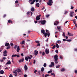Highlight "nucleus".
Here are the masks:
<instances>
[{
  "instance_id": "1",
  "label": "nucleus",
  "mask_w": 77,
  "mask_h": 77,
  "mask_svg": "<svg viewBox=\"0 0 77 77\" xmlns=\"http://www.w3.org/2000/svg\"><path fill=\"white\" fill-rule=\"evenodd\" d=\"M52 3H53V1L52 0H49L48 1V2H47L48 5H49V6H51Z\"/></svg>"
},
{
  "instance_id": "2",
  "label": "nucleus",
  "mask_w": 77,
  "mask_h": 77,
  "mask_svg": "<svg viewBox=\"0 0 77 77\" xmlns=\"http://www.w3.org/2000/svg\"><path fill=\"white\" fill-rule=\"evenodd\" d=\"M54 57L55 60H58V58H57L58 56L57 55H55V56H54Z\"/></svg>"
},
{
  "instance_id": "3",
  "label": "nucleus",
  "mask_w": 77,
  "mask_h": 77,
  "mask_svg": "<svg viewBox=\"0 0 77 77\" xmlns=\"http://www.w3.org/2000/svg\"><path fill=\"white\" fill-rule=\"evenodd\" d=\"M57 30H58L60 32V30H61V27L58 26L57 27Z\"/></svg>"
},
{
  "instance_id": "4",
  "label": "nucleus",
  "mask_w": 77,
  "mask_h": 77,
  "mask_svg": "<svg viewBox=\"0 0 77 77\" xmlns=\"http://www.w3.org/2000/svg\"><path fill=\"white\" fill-rule=\"evenodd\" d=\"M74 14L72 11H71L69 15L71 17H73V14Z\"/></svg>"
},
{
  "instance_id": "5",
  "label": "nucleus",
  "mask_w": 77,
  "mask_h": 77,
  "mask_svg": "<svg viewBox=\"0 0 77 77\" xmlns=\"http://www.w3.org/2000/svg\"><path fill=\"white\" fill-rule=\"evenodd\" d=\"M24 60V58H22V59H21L20 60H19V62H23Z\"/></svg>"
},
{
  "instance_id": "6",
  "label": "nucleus",
  "mask_w": 77,
  "mask_h": 77,
  "mask_svg": "<svg viewBox=\"0 0 77 77\" xmlns=\"http://www.w3.org/2000/svg\"><path fill=\"white\" fill-rule=\"evenodd\" d=\"M13 73L15 74H14L15 76H17V75H18L17 72L16 70H15L13 72Z\"/></svg>"
},
{
  "instance_id": "7",
  "label": "nucleus",
  "mask_w": 77,
  "mask_h": 77,
  "mask_svg": "<svg viewBox=\"0 0 77 77\" xmlns=\"http://www.w3.org/2000/svg\"><path fill=\"white\" fill-rule=\"evenodd\" d=\"M45 52L46 53V54H48L50 53V50H49V49H46Z\"/></svg>"
},
{
  "instance_id": "8",
  "label": "nucleus",
  "mask_w": 77,
  "mask_h": 77,
  "mask_svg": "<svg viewBox=\"0 0 77 77\" xmlns=\"http://www.w3.org/2000/svg\"><path fill=\"white\" fill-rule=\"evenodd\" d=\"M46 23V21L45 20H44L42 21V22L41 23V24H45Z\"/></svg>"
},
{
  "instance_id": "9",
  "label": "nucleus",
  "mask_w": 77,
  "mask_h": 77,
  "mask_svg": "<svg viewBox=\"0 0 77 77\" xmlns=\"http://www.w3.org/2000/svg\"><path fill=\"white\" fill-rule=\"evenodd\" d=\"M11 63V62L10 60L8 61L7 63H6V65H10Z\"/></svg>"
},
{
  "instance_id": "10",
  "label": "nucleus",
  "mask_w": 77,
  "mask_h": 77,
  "mask_svg": "<svg viewBox=\"0 0 77 77\" xmlns=\"http://www.w3.org/2000/svg\"><path fill=\"white\" fill-rule=\"evenodd\" d=\"M69 36H73V34L71 33H69V32H68L67 34Z\"/></svg>"
},
{
  "instance_id": "11",
  "label": "nucleus",
  "mask_w": 77,
  "mask_h": 77,
  "mask_svg": "<svg viewBox=\"0 0 77 77\" xmlns=\"http://www.w3.org/2000/svg\"><path fill=\"white\" fill-rule=\"evenodd\" d=\"M24 68L25 69V71H26V70L28 69V67H27V66L26 65L24 66Z\"/></svg>"
},
{
  "instance_id": "12",
  "label": "nucleus",
  "mask_w": 77,
  "mask_h": 77,
  "mask_svg": "<svg viewBox=\"0 0 77 77\" xmlns=\"http://www.w3.org/2000/svg\"><path fill=\"white\" fill-rule=\"evenodd\" d=\"M59 21H56L55 23H54V25H57V24H59Z\"/></svg>"
},
{
  "instance_id": "13",
  "label": "nucleus",
  "mask_w": 77,
  "mask_h": 77,
  "mask_svg": "<svg viewBox=\"0 0 77 77\" xmlns=\"http://www.w3.org/2000/svg\"><path fill=\"white\" fill-rule=\"evenodd\" d=\"M36 20H37L38 21L40 20V17H39V16H38L37 17H36Z\"/></svg>"
},
{
  "instance_id": "14",
  "label": "nucleus",
  "mask_w": 77,
  "mask_h": 77,
  "mask_svg": "<svg viewBox=\"0 0 77 77\" xmlns=\"http://www.w3.org/2000/svg\"><path fill=\"white\" fill-rule=\"evenodd\" d=\"M75 26H74L73 27V30H76V28L77 27V24L75 25Z\"/></svg>"
},
{
  "instance_id": "15",
  "label": "nucleus",
  "mask_w": 77,
  "mask_h": 77,
  "mask_svg": "<svg viewBox=\"0 0 77 77\" xmlns=\"http://www.w3.org/2000/svg\"><path fill=\"white\" fill-rule=\"evenodd\" d=\"M9 43L6 42L5 44V47L9 46Z\"/></svg>"
},
{
  "instance_id": "16",
  "label": "nucleus",
  "mask_w": 77,
  "mask_h": 77,
  "mask_svg": "<svg viewBox=\"0 0 77 77\" xmlns=\"http://www.w3.org/2000/svg\"><path fill=\"white\" fill-rule=\"evenodd\" d=\"M41 33H43V34H44L45 33V30L43 29H42L41 30Z\"/></svg>"
},
{
  "instance_id": "17",
  "label": "nucleus",
  "mask_w": 77,
  "mask_h": 77,
  "mask_svg": "<svg viewBox=\"0 0 77 77\" xmlns=\"http://www.w3.org/2000/svg\"><path fill=\"white\" fill-rule=\"evenodd\" d=\"M20 50V47H19V46H18L17 48V52H18Z\"/></svg>"
},
{
  "instance_id": "18",
  "label": "nucleus",
  "mask_w": 77,
  "mask_h": 77,
  "mask_svg": "<svg viewBox=\"0 0 77 77\" xmlns=\"http://www.w3.org/2000/svg\"><path fill=\"white\" fill-rule=\"evenodd\" d=\"M0 73L1 74H3L4 73V71L3 70H1L0 71Z\"/></svg>"
},
{
  "instance_id": "19",
  "label": "nucleus",
  "mask_w": 77,
  "mask_h": 77,
  "mask_svg": "<svg viewBox=\"0 0 77 77\" xmlns=\"http://www.w3.org/2000/svg\"><path fill=\"white\" fill-rule=\"evenodd\" d=\"M35 2V0H33V1L30 3L31 5H33L34 4V3Z\"/></svg>"
},
{
  "instance_id": "20",
  "label": "nucleus",
  "mask_w": 77,
  "mask_h": 77,
  "mask_svg": "<svg viewBox=\"0 0 77 77\" xmlns=\"http://www.w3.org/2000/svg\"><path fill=\"white\" fill-rule=\"evenodd\" d=\"M65 69L64 68H62L61 69V71L62 72H63V71H65Z\"/></svg>"
},
{
  "instance_id": "21",
  "label": "nucleus",
  "mask_w": 77,
  "mask_h": 77,
  "mask_svg": "<svg viewBox=\"0 0 77 77\" xmlns=\"http://www.w3.org/2000/svg\"><path fill=\"white\" fill-rule=\"evenodd\" d=\"M12 57H17V54H13L11 56Z\"/></svg>"
},
{
  "instance_id": "22",
  "label": "nucleus",
  "mask_w": 77,
  "mask_h": 77,
  "mask_svg": "<svg viewBox=\"0 0 77 77\" xmlns=\"http://www.w3.org/2000/svg\"><path fill=\"white\" fill-rule=\"evenodd\" d=\"M36 6H37V7H39V3H37L36 4Z\"/></svg>"
},
{
  "instance_id": "23",
  "label": "nucleus",
  "mask_w": 77,
  "mask_h": 77,
  "mask_svg": "<svg viewBox=\"0 0 77 77\" xmlns=\"http://www.w3.org/2000/svg\"><path fill=\"white\" fill-rule=\"evenodd\" d=\"M43 66L45 67H45L47 66V64L46 63H44L43 65Z\"/></svg>"
},
{
  "instance_id": "24",
  "label": "nucleus",
  "mask_w": 77,
  "mask_h": 77,
  "mask_svg": "<svg viewBox=\"0 0 77 77\" xmlns=\"http://www.w3.org/2000/svg\"><path fill=\"white\" fill-rule=\"evenodd\" d=\"M44 71V67H42L41 69V71L42 72H43Z\"/></svg>"
},
{
  "instance_id": "25",
  "label": "nucleus",
  "mask_w": 77,
  "mask_h": 77,
  "mask_svg": "<svg viewBox=\"0 0 77 77\" xmlns=\"http://www.w3.org/2000/svg\"><path fill=\"white\" fill-rule=\"evenodd\" d=\"M21 72V70L20 69H18L17 70V72L19 73V72Z\"/></svg>"
},
{
  "instance_id": "26",
  "label": "nucleus",
  "mask_w": 77,
  "mask_h": 77,
  "mask_svg": "<svg viewBox=\"0 0 77 77\" xmlns=\"http://www.w3.org/2000/svg\"><path fill=\"white\" fill-rule=\"evenodd\" d=\"M60 65H58L56 66V68H60Z\"/></svg>"
},
{
  "instance_id": "27",
  "label": "nucleus",
  "mask_w": 77,
  "mask_h": 77,
  "mask_svg": "<svg viewBox=\"0 0 77 77\" xmlns=\"http://www.w3.org/2000/svg\"><path fill=\"white\" fill-rule=\"evenodd\" d=\"M8 23H12V21H11L10 20H9L8 21Z\"/></svg>"
},
{
  "instance_id": "28",
  "label": "nucleus",
  "mask_w": 77,
  "mask_h": 77,
  "mask_svg": "<svg viewBox=\"0 0 77 77\" xmlns=\"http://www.w3.org/2000/svg\"><path fill=\"white\" fill-rule=\"evenodd\" d=\"M57 48H59V45H58V44L57 43H56V45Z\"/></svg>"
},
{
  "instance_id": "29",
  "label": "nucleus",
  "mask_w": 77,
  "mask_h": 77,
  "mask_svg": "<svg viewBox=\"0 0 77 77\" xmlns=\"http://www.w3.org/2000/svg\"><path fill=\"white\" fill-rule=\"evenodd\" d=\"M34 11V8L33 7H32L31 9V11H32V12H33Z\"/></svg>"
},
{
  "instance_id": "30",
  "label": "nucleus",
  "mask_w": 77,
  "mask_h": 77,
  "mask_svg": "<svg viewBox=\"0 0 77 77\" xmlns=\"http://www.w3.org/2000/svg\"><path fill=\"white\" fill-rule=\"evenodd\" d=\"M51 64L52 66H54V62H51Z\"/></svg>"
},
{
  "instance_id": "31",
  "label": "nucleus",
  "mask_w": 77,
  "mask_h": 77,
  "mask_svg": "<svg viewBox=\"0 0 77 77\" xmlns=\"http://www.w3.org/2000/svg\"><path fill=\"white\" fill-rule=\"evenodd\" d=\"M35 56H37V55H38V51H37L36 52H35Z\"/></svg>"
},
{
  "instance_id": "32",
  "label": "nucleus",
  "mask_w": 77,
  "mask_h": 77,
  "mask_svg": "<svg viewBox=\"0 0 77 77\" xmlns=\"http://www.w3.org/2000/svg\"><path fill=\"white\" fill-rule=\"evenodd\" d=\"M25 59L26 61H28V60H29V59H28V57H25Z\"/></svg>"
},
{
  "instance_id": "33",
  "label": "nucleus",
  "mask_w": 77,
  "mask_h": 77,
  "mask_svg": "<svg viewBox=\"0 0 77 77\" xmlns=\"http://www.w3.org/2000/svg\"><path fill=\"white\" fill-rule=\"evenodd\" d=\"M51 72H52V70H50V71H48V73H51Z\"/></svg>"
},
{
  "instance_id": "34",
  "label": "nucleus",
  "mask_w": 77,
  "mask_h": 77,
  "mask_svg": "<svg viewBox=\"0 0 77 77\" xmlns=\"http://www.w3.org/2000/svg\"><path fill=\"white\" fill-rule=\"evenodd\" d=\"M72 21L73 22V23L75 24V25H76V24H76V23H76V22L74 20H73Z\"/></svg>"
},
{
  "instance_id": "35",
  "label": "nucleus",
  "mask_w": 77,
  "mask_h": 77,
  "mask_svg": "<svg viewBox=\"0 0 77 77\" xmlns=\"http://www.w3.org/2000/svg\"><path fill=\"white\" fill-rule=\"evenodd\" d=\"M3 54H7V51L5 50L3 52Z\"/></svg>"
},
{
  "instance_id": "36",
  "label": "nucleus",
  "mask_w": 77,
  "mask_h": 77,
  "mask_svg": "<svg viewBox=\"0 0 77 77\" xmlns=\"http://www.w3.org/2000/svg\"><path fill=\"white\" fill-rule=\"evenodd\" d=\"M50 76V75L48 74H46L45 75V77H47V76Z\"/></svg>"
},
{
  "instance_id": "37",
  "label": "nucleus",
  "mask_w": 77,
  "mask_h": 77,
  "mask_svg": "<svg viewBox=\"0 0 77 77\" xmlns=\"http://www.w3.org/2000/svg\"><path fill=\"white\" fill-rule=\"evenodd\" d=\"M57 42L59 44H60V43H61V41L60 40H58L57 41Z\"/></svg>"
},
{
  "instance_id": "38",
  "label": "nucleus",
  "mask_w": 77,
  "mask_h": 77,
  "mask_svg": "<svg viewBox=\"0 0 77 77\" xmlns=\"http://www.w3.org/2000/svg\"><path fill=\"white\" fill-rule=\"evenodd\" d=\"M7 54H3V56H7Z\"/></svg>"
},
{
  "instance_id": "39",
  "label": "nucleus",
  "mask_w": 77,
  "mask_h": 77,
  "mask_svg": "<svg viewBox=\"0 0 77 77\" xmlns=\"http://www.w3.org/2000/svg\"><path fill=\"white\" fill-rule=\"evenodd\" d=\"M17 47H18V46L17 45H15L14 47V48H17Z\"/></svg>"
},
{
  "instance_id": "40",
  "label": "nucleus",
  "mask_w": 77,
  "mask_h": 77,
  "mask_svg": "<svg viewBox=\"0 0 77 77\" xmlns=\"http://www.w3.org/2000/svg\"><path fill=\"white\" fill-rule=\"evenodd\" d=\"M56 47V45H54L53 47L52 48V49H54Z\"/></svg>"
},
{
  "instance_id": "41",
  "label": "nucleus",
  "mask_w": 77,
  "mask_h": 77,
  "mask_svg": "<svg viewBox=\"0 0 77 77\" xmlns=\"http://www.w3.org/2000/svg\"><path fill=\"white\" fill-rule=\"evenodd\" d=\"M72 40L71 39L67 40V41L68 42H71Z\"/></svg>"
},
{
  "instance_id": "42",
  "label": "nucleus",
  "mask_w": 77,
  "mask_h": 77,
  "mask_svg": "<svg viewBox=\"0 0 77 77\" xmlns=\"http://www.w3.org/2000/svg\"><path fill=\"white\" fill-rule=\"evenodd\" d=\"M10 48H11V47L10 46H8L6 48L7 49H10Z\"/></svg>"
},
{
  "instance_id": "43",
  "label": "nucleus",
  "mask_w": 77,
  "mask_h": 77,
  "mask_svg": "<svg viewBox=\"0 0 77 77\" xmlns=\"http://www.w3.org/2000/svg\"><path fill=\"white\" fill-rule=\"evenodd\" d=\"M65 33L64 32H63L62 34V36H64V37H65Z\"/></svg>"
},
{
  "instance_id": "44",
  "label": "nucleus",
  "mask_w": 77,
  "mask_h": 77,
  "mask_svg": "<svg viewBox=\"0 0 77 77\" xmlns=\"http://www.w3.org/2000/svg\"><path fill=\"white\" fill-rule=\"evenodd\" d=\"M6 17V14H5L4 15V16H3V18H5Z\"/></svg>"
},
{
  "instance_id": "45",
  "label": "nucleus",
  "mask_w": 77,
  "mask_h": 77,
  "mask_svg": "<svg viewBox=\"0 0 77 77\" xmlns=\"http://www.w3.org/2000/svg\"><path fill=\"white\" fill-rule=\"evenodd\" d=\"M57 60H55V63H56V64H57V63H58V62H57Z\"/></svg>"
},
{
  "instance_id": "46",
  "label": "nucleus",
  "mask_w": 77,
  "mask_h": 77,
  "mask_svg": "<svg viewBox=\"0 0 77 77\" xmlns=\"http://www.w3.org/2000/svg\"><path fill=\"white\" fill-rule=\"evenodd\" d=\"M48 37H49L50 36V33H48Z\"/></svg>"
},
{
  "instance_id": "47",
  "label": "nucleus",
  "mask_w": 77,
  "mask_h": 77,
  "mask_svg": "<svg viewBox=\"0 0 77 77\" xmlns=\"http://www.w3.org/2000/svg\"><path fill=\"white\" fill-rule=\"evenodd\" d=\"M73 8H74V7H73L72 5L71 6V7L70 8L71 9H73Z\"/></svg>"
},
{
  "instance_id": "48",
  "label": "nucleus",
  "mask_w": 77,
  "mask_h": 77,
  "mask_svg": "<svg viewBox=\"0 0 77 77\" xmlns=\"http://www.w3.org/2000/svg\"><path fill=\"white\" fill-rule=\"evenodd\" d=\"M27 57L29 59H31V57H29V56H28Z\"/></svg>"
},
{
  "instance_id": "49",
  "label": "nucleus",
  "mask_w": 77,
  "mask_h": 77,
  "mask_svg": "<svg viewBox=\"0 0 77 77\" xmlns=\"http://www.w3.org/2000/svg\"><path fill=\"white\" fill-rule=\"evenodd\" d=\"M32 0H29V3H31V2H32Z\"/></svg>"
},
{
  "instance_id": "50",
  "label": "nucleus",
  "mask_w": 77,
  "mask_h": 77,
  "mask_svg": "<svg viewBox=\"0 0 77 77\" xmlns=\"http://www.w3.org/2000/svg\"><path fill=\"white\" fill-rule=\"evenodd\" d=\"M46 32L48 33H50V32H48V30H47V29H46Z\"/></svg>"
},
{
  "instance_id": "51",
  "label": "nucleus",
  "mask_w": 77,
  "mask_h": 77,
  "mask_svg": "<svg viewBox=\"0 0 77 77\" xmlns=\"http://www.w3.org/2000/svg\"><path fill=\"white\" fill-rule=\"evenodd\" d=\"M44 35L45 36V37H47V34H45V33H44Z\"/></svg>"
},
{
  "instance_id": "52",
  "label": "nucleus",
  "mask_w": 77,
  "mask_h": 77,
  "mask_svg": "<svg viewBox=\"0 0 77 77\" xmlns=\"http://www.w3.org/2000/svg\"><path fill=\"white\" fill-rule=\"evenodd\" d=\"M9 77H13V76L12 74H10L9 76Z\"/></svg>"
},
{
  "instance_id": "53",
  "label": "nucleus",
  "mask_w": 77,
  "mask_h": 77,
  "mask_svg": "<svg viewBox=\"0 0 77 77\" xmlns=\"http://www.w3.org/2000/svg\"><path fill=\"white\" fill-rule=\"evenodd\" d=\"M42 55L43 56H44L45 55V52H43L42 54Z\"/></svg>"
},
{
  "instance_id": "54",
  "label": "nucleus",
  "mask_w": 77,
  "mask_h": 77,
  "mask_svg": "<svg viewBox=\"0 0 77 77\" xmlns=\"http://www.w3.org/2000/svg\"><path fill=\"white\" fill-rule=\"evenodd\" d=\"M22 44H24V41H23L22 42Z\"/></svg>"
},
{
  "instance_id": "55",
  "label": "nucleus",
  "mask_w": 77,
  "mask_h": 77,
  "mask_svg": "<svg viewBox=\"0 0 77 77\" xmlns=\"http://www.w3.org/2000/svg\"><path fill=\"white\" fill-rule=\"evenodd\" d=\"M52 66V65H51H51H49V67H50V68H51V67H52V66Z\"/></svg>"
},
{
  "instance_id": "56",
  "label": "nucleus",
  "mask_w": 77,
  "mask_h": 77,
  "mask_svg": "<svg viewBox=\"0 0 77 77\" xmlns=\"http://www.w3.org/2000/svg\"><path fill=\"white\" fill-rule=\"evenodd\" d=\"M55 52L56 53H58V50H56Z\"/></svg>"
},
{
  "instance_id": "57",
  "label": "nucleus",
  "mask_w": 77,
  "mask_h": 77,
  "mask_svg": "<svg viewBox=\"0 0 77 77\" xmlns=\"http://www.w3.org/2000/svg\"><path fill=\"white\" fill-rule=\"evenodd\" d=\"M60 58L61 59H63V57L62 56H60Z\"/></svg>"
},
{
  "instance_id": "58",
  "label": "nucleus",
  "mask_w": 77,
  "mask_h": 77,
  "mask_svg": "<svg viewBox=\"0 0 77 77\" xmlns=\"http://www.w3.org/2000/svg\"><path fill=\"white\" fill-rule=\"evenodd\" d=\"M35 42H36V43H38V44H39V41H35Z\"/></svg>"
},
{
  "instance_id": "59",
  "label": "nucleus",
  "mask_w": 77,
  "mask_h": 77,
  "mask_svg": "<svg viewBox=\"0 0 77 77\" xmlns=\"http://www.w3.org/2000/svg\"><path fill=\"white\" fill-rule=\"evenodd\" d=\"M47 18H48L49 17V15H47L46 16Z\"/></svg>"
},
{
  "instance_id": "60",
  "label": "nucleus",
  "mask_w": 77,
  "mask_h": 77,
  "mask_svg": "<svg viewBox=\"0 0 77 77\" xmlns=\"http://www.w3.org/2000/svg\"><path fill=\"white\" fill-rule=\"evenodd\" d=\"M44 9H45V7L44 6L43 8L42 9V11H43V10Z\"/></svg>"
},
{
  "instance_id": "61",
  "label": "nucleus",
  "mask_w": 77,
  "mask_h": 77,
  "mask_svg": "<svg viewBox=\"0 0 77 77\" xmlns=\"http://www.w3.org/2000/svg\"><path fill=\"white\" fill-rule=\"evenodd\" d=\"M15 3H18V1L16 0V1L15 2Z\"/></svg>"
},
{
  "instance_id": "62",
  "label": "nucleus",
  "mask_w": 77,
  "mask_h": 77,
  "mask_svg": "<svg viewBox=\"0 0 77 77\" xmlns=\"http://www.w3.org/2000/svg\"><path fill=\"white\" fill-rule=\"evenodd\" d=\"M0 62H3V60L1 59L0 60Z\"/></svg>"
},
{
  "instance_id": "63",
  "label": "nucleus",
  "mask_w": 77,
  "mask_h": 77,
  "mask_svg": "<svg viewBox=\"0 0 77 77\" xmlns=\"http://www.w3.org/2000/svg\"><path fill=\"white\" fill-rule=\"evenodd\" d=\"M36 72H37V70H35L34 71V73H36Z\"/></svg>"
},
{
  "instance_id": "64",
  "label": "nucleus",
  "mask_w": 77,
  "mask_h": 77,
  "mask_svg": "<svg viewBox=\"0 0 77 77\" xmlns=\"http://www.w3.org/2000/svg\"><path fill=\"white\" fill-rule=\"evenodd\" d=\"M24 77H27V75L25 74V75H24Z\"/></svg>"
}]
</instances>
